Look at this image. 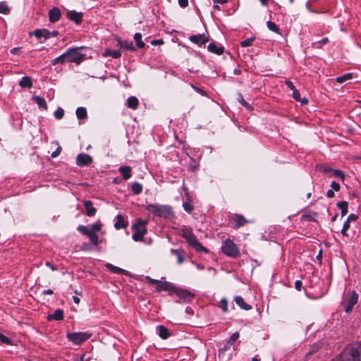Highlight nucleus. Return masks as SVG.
<instances>
[{"label":"nucleus","mask_w":361,"mask_h":361,"mask_svg":"<svg viewBox=\"0 0 361 361\" xmlns=\"http://www.w3.org/2000/svg\"><path fill=\"white\" fill-rule=\"evenodd\" d=\"M104 56H111L113 59H118L121 56V53L119 50H111L109 49H106L104 53Z\"/></svg>","instance_id":"nucleus-29"},{"label":"nucleus","mask_w":361,"mask_h":361,"mask_svg":"<svg viewBox=\"0 0 361 361\" xmlns=\"http://www.w3.org/2000/svg\"><path fill=\"white\" fill-rule=\"evenodd\" d=\"M128 222L125 221L124 216L118 214L115 218L114 227L116 229L126 228Z\"/></svg>","instance_id":"nucleus-17"},{"label":"nucleus","mask_w":361,"mask_h":361,"mask_svg":"<svg viewBox=\"0 0 361 361\" xmlns=\"http://www.w3.org/2000/svg\"><path fill=\"white\" fill-rule=\"evenodd\" d=\"M174 293L179 298L180 300H177V302H180V300L183 302H190L195 298V295L188 290L176 288Z\"/></svg>","instance_id":"nucleus-9"},{"label":"nucleus","mask_w":361,"mask_h":361,"mask_svg":"<svg viewBox=\"0 0 361 361\" xmlns=\"http://www.w3.org/2000/svg\"><path fill=\"white\" fill-rule=\"evenodd\" d=\"M126 104L128 108L135 110L138 106L139 101L136 97L131 96L127 99Z\"/></svg>","instance_id":"nucleus-26"},{"label":"nucleus","mask_w":361,"mask_h":361,"mask_svg":"<svg viewBox=\"0 0 361 361\" xmlns=\"http://www.w3.org/2000/svg\"><path fill=\"white\" fill-rule=\"evenodd\" d=\"M67 17L69 20L76 24H80L82 21L83 13L75 11H69L67 13Z\"/></svg>","instance_id":"nucleus-14"},{"label":"nucleus","mask_w":361,"mask_h":361,"mask_svg":"<svg viewBox=\"0 0 361 361\" xmlns=\"http://www.w3.org/2000/svg\"><path fill=\"white\" fill-rule=\"evenodd\" d=\"M222 252L228 257L235 259L240 256L238 245L231 239L228 238L223 242Z\"/></svg>","instance_id":"nucleus-5"},{"label":"nucleus","mask_w":361,"mask_h":361,"mask_svg":"<svg viewBox=\"0 0 361 361\" xmlns=\"http://www.w3.org/2000/svg\"><path fill=\"white\" fill-rule=\"evenodd\" d=\"M156 332L162 339H167L171 336L169 330L163 325L157 326L156 328Z\"/></svg>","instance_id":"nucleus-18"},{"label":"nucleus","mask_w":361,"mask_h":361,"mask_svg":"<svg viewBox=\"0 0 361 361\" xmlns=\"http://www.w3.org/2000/svg\"><path fill=\"white\" fill-rule=\"evenodd\" d=\"M49 20L51 23H55L60 20L61 17V13L58 7H54L49 11Z\"/></svg>","instance_id":"nucleus-15"},{"label":"nucleus","mask_w":361,"mask_h":361,"mask_svg":"<svg viewBox=\"0 0 361 361\" xmlns=\"http://www.w3.org/2000/svg\"><path fill=\"white\" fill-rule=\"evenodd\" d=\"M348 204H337L341 209L342 216H345L348 213Z\"/></svg>","instance_id":"nucleus-49"},{"label":"nucleus","mask_w":361,"mask_h":361,"mask_svg":"<svg viewBox=\"0 0 361 361\" xmlns=\"http://www.w3.org/2000/svg\"><path fill=\"white\" fill-rule=\"evenodd\" d=\"M255 37H250L245 40H243L240 42V46L242 47H250L252 44V42L255 41Z\"/></svg>","instance_id":"nucleus-43"},{"label":"nucleus","mask_w":361,"mask_h":361,"mask_svg":"<svg viewBox=\"0 0 361 361\" xmlns=\"http://www.w3.org/2000/svg\"><path fill=\"white\" fill-rule=\"evenodd\" d=\"M285 83L288 86V87L290 88V90H291L292 91H293L294 89H296L295 85L290 80H287L285 81Z\"/></svg>","instance_id":"nucleus-59"},{"label":"nucleus","mask_w":361,"mask_h":361,"mask_svg":"<svg viewBox=\"0 0 361 361\" xmlns=\"http://www.w3.org/2000/svg\"><path fill=\"white\" fill-rule=\"evenodd\" d=\"M332 172L334 176L341 178L342 180H344L345 175L341 170H333Z\"/></svg>","instance_id":"nucleus-48"},{"label":"nucleus","mask_w":361,"mask_h":361,"mask_svg":"<svg viewBox=\"0 0 361 361\" xmlns=\"http://www.w3.org/2000/svg\"><path fill=\"white\" fill-rule=\"evenodd\" d=\"M83 47L69 48L65 53L66 63H74L76 65L80 64L86 57V54L82 52Z\"/></svg>","instance_id":"nucleus-2"},{"label":"nucleus","mask_w":361,"mask_h":361,"mask_svg":"<svg viewBox=\"0 0 361 361\" xmlns=\"http://www.w3.org/2000/svg\"><path fill=\"white\" fill-rule=\"evenodd\" d=\"M238 102L248 110H252V107L244 99L243 94L240 92L238 93Z\"/></svg>","instance_id":"nucleus-34"},{"label":"nucleus","mask_w":361,"mask_h":361,"mask_svg":"<svg viewBox=\"0 0 361 361\" xmlns=\"http://www.w3.org/2000/svg\"><path fill=\"white\" fill-rule=\"evenodd\" d=\"M19 85L23 88H31L32 87V82L28 76H24L20 80Z\"/></svg>","instance_id":"nucleus-28"},{"label":"nucleus","mask_w":361,"mask_h":361,"mask_svg":"<svg viewBox=\"0 0 361 361\" xmlns=\"http://www.w3.org/2000/svg\"><path fill=\"white\" fill-rule=\"evenodd\" d=\"M86 206V214L89 216L94 215L96 209L92 207L93 204H85Z\"/></svg>","instance_id":"nucleus-39"},{"label":"nucleus","mask_w":361,"mask_h":361,"mask_svg":"<svg viewBox=\"0 0 361 361\" xmlns=\"http://www.w3.org/2000/svg\"><path fill=\"white\" fill-rule=\"evenodd\" d=\"M293 97L295 100L300 102L302 104H306L308 103V100L306 98L301 99L300 92L297 89H294L293 91Z\"/></svg>","instance_id":"nucleus-32"},{"label":"nucleus","mask_w":361,"mask_h":361,"mask_svg":"<svg viewBox=\"0 0 361 361\" xmlns=\"http://www.w3.org/2000/svg\"><path fill=\"white\" fill-rule=\"evenodd\" d=\"M332 361H360V352L356 348L345 349Z\"/></svg>","instance_id":"nucleus-7"},{"label":"nucleus","mask_w":361,"mask_h":361,"mask_svg":"<svg viewBox=\"0 0 361 361\" xmlns=\"http://www.w3.org/2000/svg\"><path fill=\"white\" fill-rule=\"evenodd\" d=\"M350 222H349L348 221L345 220V221L343 224V228H342V230H341V233L344 236H346V237L348 236V233H347V231L350 228Z\"/></svg>","instance_id":"nucleus-40"},{"label":"nucleus","mask_w":361,"mask_h":361,"mask_svg":"<svg viewBox=\"0 0 361 361\" xmlns=\"http://www.w3.org/2000/svg\"><path fill=\"white\" fill-rule=\"evenodd\" d=\"M118 171L124 180H128L131 177L132 168L129 166H121L118 168Z\"/></svg>","instance_id":"nucleus-20"},{"label":"nucleus","mask_w":361,"mask_h":361,"mask_svg":"<svg viewBox=\"0 0 361 361\" xmlns=\"http://www.w3.org/2000/svg\"><path fill=\"white\" fill-rule=\"evenodd\" d=\"M192 87L198 93H200V94H202V96H207V93L204 90L193 85L192 84L191 85Z\"/></svg>","instance_id":"nucleus-53"},{"label":"nucleus","mask_w":361,"mask_h":361,"mask_svg":"<svg viewBox=\"0 0 361 361\" xmlns=\"http://www.w3.org/2000/svg\"><path fill=\"white\" fill-rule=\"evenodd\" d=\"M316 214L314 212H305L302 215V219L304 221H313L315 220Z\"/></svg>","instance_id":"nucleus-35"},{"label":"nucleus","mask_w":361,"mask_h":361,"mask_svg":"<svg viewBox=\"0 0 361 361\" xmlns=\"http://www.w3.org/2000/svg\"><path fill=\"white\" fill-rule=\"evenodd\" d=\"M231 221L233 224V228L235 229H238L245 224L252 222V221L247 220L243 215L238 214H233L231 217Z\"/></svg>","instance_id":"nucleus-10"},{"label":"nucleus","mask_w":361,"mask_h":361,"mask_svg":"<svg viewBox=\"0 0 361 361\" xmlns=\"http://www.w3.org/2000/svg\"><path fill=\"white\" fill-rule=\"evenodd\" d=\"M133 38L136 42L137 48L142 49L145 47V42L142 40V35L140 32H136Z\"/></svg>","instance_id":"nucleus-30"},{"label":"nucleus","mask_w":361,"mask_h":361,"mask_svg":"<svg viewBox=\"0 0 361 361\" xmlns=\"http://www.w3.org/2000/svg\"><path fill=\"white\" fill-rule=\"evenodd\" d=\"M182 235L196 252L209 253V250L202 245L192 231L188 228H183L182 229Z\"/></svg>","instance_id":"nucleus-3"},{"label":"nucleus","mask_w":361,"mask_h":361,"mask_svg":"<svg viewBox=\"0 0 361 361\" xmlns=\"http://www.w3.org/2000/svg\"><path fill=\"white\" fill-rule=\"evenodd\" d=\"M131 190L133 192V194L138 195L141 193L142 191V185L140 183L135 182L132 184Z\"/></svg>","instance_id":"nucleus-36"},{"label":"nucleus","mask_w":361,"mask_h":361,"mask_svg":"<svg viewBox=\"0 0 361 361\" xmlns=\"http://www.w3.org/2000/svg\"><path fill=\"white\" fill-rule=\"evenodd\" d=\"M30 35H35L37 39H40L42 37L47 40L49 39V31L47 29H37L33 32L30 33Z\"/></svg>","instance_id":"nucleus-16"},{"label":"nucleus","mask_w":361,"mask_h":361,"mask_svg":"<svg viewBox=\"0 0 361 361\" xmlns=\"http://www.w3.org/2000/svg\"><path fill=\"white\" fill-rule=\"evenodd\" d=\"M302 283L300 280H297L295 282V288L297 290L300 291L302 290Z\"/></svg>","instance_id":"nucleus-57"},{"label":"nucleus","mask_w":361,"mask_h":361,"mask_svg":"<svg viewBox=\"0 0 361 361\" xmlns=\"http://www.w3.org/2000/svg\"><path fill=\"white\" fill-rule=\"evenodd\" d=\"M207 49L209 51L216 54L217 55H221L224 51V48L223 46H219L214 42L209 43L207 47Z\"/></svg>","instance_id":"nucleus-19"},{"label":"nucleus","mask_w":361,"mask_h":361,"mask_svg":"<svg viewBox=\"0 0 361 361\" xmlns=\"http://www.w3.org/2000/svg\"><path fill=\"white\" fill-rule=\"evenodd\" d=\"M220 307L222 309L224 312L228 311V302L226 298H222L220 301Z\"/></svg>","instance_id":"nucleus-46"},{"label":"nucleus","mask_w":361,"mask_h":361,"mask_svg":"<svg viewBox=\"0 0 361 361\" xmlns=\"http://www.w3.org/2000/svg\"><path fill=\"white\" fill-rule=\"evenodd\" d=\"M358 294L355 291L348 292L341 302L345 312L349 313L352 311L353 306L357 302Z\"/></svg>","instance_id":"nucleus-6"},{"label":"nucleus","mask_w":361,"mask_h":361,"mask_svg":"<svg viewBox=\"0 0 361 361\" xmlns=\"http://www.w3.org/2000/svg\"><path fill=\"white\" fill-rule=\"evenodd\" d=\"M331 189L334 191H338L340 189V185L336 181L331 182Z\"/></svg>","instance_id":"nucleus-56"},{"label":"nucleus","mask_w":361,"mask_h":361,"mask_svg":"<svg viewBox=\"0 0 361 361\" xmlns=\"http://www.w3.org/2000/svg\"><path fill=\"white\" fill-rule=\"evenodd\" d=\"M106 267L111 272L114 274H123L126 276L129 275V272L127 270L123 269L120 267H118L116 266H114L111 264L107 263L106 264Z\"/></svg>","instance_id":"nucleus-23"},{"label":"nucleus","mask_w":361,"mask_h":361,"mask_svg":"<svg viewBox=\"0 0 361 361\" xmlns=\"http://www.w3.org/2000/svg\"><path fill=\"white\" fill-rule=\"evenodd\" d=\"M357 219V216L354 214H351L348 216L346 220L348 221L349 222H350V221H355Z\"/></svg>","instance_id":"nucleus-60"},{"label":"nucleus","mask_w":361,"mask_h":361,"mask_svg":"<svg viewBox=\"0 0 361 361\" xmlns=\"http://www.w3.org/2000/svg\"><path fill=\"white\" fill-rule=\"evenodd\" d=\"M78 230L83 235H86L89 229L85 226L80 225L78 227Z\"/></svg>","instance_id":"nucleus-51"},{"label":"nucleus","mask_w":361,"mask_h":361,"mask_svg":"<svg viewBox=\"0 0 361 361\" xmlns=\"http://www.w3.org/2000/svg\"><path fill=\"white\" fill-rule=\"evenodd\" d=\"M20 48L19 47H15L11 49V53L13 54H20Z\"/></svg>","instance_id":"nucleus-62"},{"label":"nucleus","mask_w":361,"mask_h":361,"mask_svg":"<svg viewBox=\"0 0 361 361\" xmlns=\"http://www.w3.org/2000/svg\"><path fill=\"white\" fill-rule=\"evenodd\" d=\"M91 227H92V231H94V232L99 231L101 228L100 225L98 224H94L91 226Z\"/></svg>","instance_id":"nucleus-61"},{"label":"nucleus","mask_w":361,"mask_h":361,"mask_svg":"<svg viewBox=\"0 0 361 361\" xmlns=\"http://www.w3.org/2000/svg\"><path fill=\"white\" fill-rule=\"evenodd\" d=\"M90 240H91V243L93 245L97 246L99 245V239H98V235L97 234L94 235V237H92L91 238H90Z\"/></svg>","instance_id":"nucleus-55"},{"label":"nucleus","mask_w":361,"mask_h":361,"mask_svg":"<svg viewBox=\"0 0 361 361\" xmlns=\"http://www.w3.org/2000/svg\"><path fill=\"white\" fill-rule=\"evenodd\" d=\"M267 26L269 30L279 35H281L280 30L279 29L278 26L275 23L269 20L267 22Z\"/></svg>","instance_id":"nucleus-37"},{"label":"nucleus","mask_w":361,"mask_h":361,"mask_svg":"<svg viewBox=\"0 0 361 361\" xmlns=\"http://www.w3.org/2000/svg\"><path fill=\"white\" fill-rule=\"evenodd\" d=\"M118 44L121 48L128 50V51H135V47L133 44V42L131 41L118 39Z\"/></svg>","instance_id":"nucleus-22"},{"label":"nucleus","mask_w":361,"mask_h":361,"mask_svg":"<svg viewBox=\"0 0 361 361\" xmlns=\"http://www.w3.org/2000/svg\"><path fill=\"white\" fill-rule=\"evenodd\" d=\"M61 152V147L59 145L57 149L51 153V157L52 158H56L60 154Z\"/></svg>","instance_id":"nucleus-52"},{"label":"nucleus","mask_w":361,"mask_h":361,"mask_svg":"<svg viewBox=\"0 0 361 361\" xmlns=\"http://www.w3.org/2000/svg\"><path fill=\"white\" fill-rule=\"evenodd\" d=\"M92 161V157L85 153H80L76 157V164L80 167L90 165Z\"/></svg>","instance_id":"nucleus-11"},{"label":"nucleus","mask_w":361,"mask_h":361,"mask_svg":"<svg viewBox=\"0 0 361 361\" xmlns=\"http://www.w3.org/2000/svg\"><path fill=\"white\" fill-rule=\"evenodd\" d=\"M47 319L48 321H61L63 319V311L61 309H58L53 314H49Z\"/></svg>","instance_id":"nucleus-21"},{"label":"nucleus","mask_w":361,"mask_h":361,"mask_svg":"<svg viewBox=\"0 0 361 361\" xmlns=\"http://www.w3.org/2000/svg\"><path fill=\"white\" fill-rule=\"evenodd\" d=\"M319 170L324 173H327L333 171V169L328 164L320 165Z\"/></svg>","instance_id":"nucleus-44"},{"label":"nucleus","mask_w":361,"mask_h":361,"mask_svg":"<svg viewBox=\"0 0 361 361\" xmlns=\"http://www.w3.org/2000/svg\"><path fill=\"white\" fill-rule=\"evenodd\" d=\"M32 100L35 102L38 107L43 110H47L48 106L45 99L39 96H33Z\"/></svg>","instance_id":"nucleus-24"},{"label":"nucleus","mask_w":361,"mask_h":361,"mask_svg":"<svg viewBox=\"0 0 361 361\" xmlns=\"http://www.w3.org/2000/svg\"><path fill=\"white\" fill-rule=\"evenodd\" d=\"M59 63H61V64L66 63V56H65L64 53L62 54L61 55L59 56L58 57L54 59L51 61V64L53 66H54Z\"/></svg>","instance_id":"nucleus-38"},{"label":"nucleus","mask_w":361,"mask_h":361,"mask_svg":"<svg viewBox=\"0 0 361 361\" xmlns=\"http://www.w3.org/2000/svg\"><path fill=\"white\" fill-rule=\"evenodd\" d=\"M176 286L173 285L171 282L169 281H164V282H159V283L157 285L156 289L158 292H161L162 290H166L169 292V295H171L172 293H174V291L176 290Z\"/></svg>","instance_id":"nucleus-12"},{"label":"nucleus","mask_w":361,"mask_h":361,"mask_svg":"<svg viewBox=\"0 0 361 361\" xmlns=\"http://www.w3.org/2000/svg\"><path fill=\"white\" fill-rule=\"evenodd\" d=\"M239 338V333L238 331L233 333L230 337L228 342V345H232L233 343Z\"/></svg>","instance_id":"nucleus-45"},{"label":"nucleus","mask_w":361,"mask_h":361,"mask_svg":"<svg viewBox=\"0 0 361 361\" xmlns=\"http://www.w3.org/2000/svg\"><path fill=\"white\" fill-rule=\"evenodd\" d=\"M189 39L191 42L196 44L199 46L205 44L209 40L208 37H207L204 34L191 35L189 37Z\"/></svg>","instance_id":"nucleus-13"},{"label":"nucleus","mask_w":361,"mask_h":361,"mask_svg":"<svg viewBox=\"0 0 361 361\" xmlns=\"http://www.w3.org/2000/svg\"><path fill=\"white\" fill-rule=\"evenodd\" d=\"M91 336L92 334L88 332H68L66 335L68 339L76 345H80L82 342L88 340Z\"/></svg>","instance_id":"nucleus-8"},{"label":"nucleus","mask_w":361,"mask_h":361,"mask_svg":"<svg viewBox=\"0 0 361 361\" xmlns=\"http://www.w3.org/2000/svg\"><path fill=\"white\" fill-rule=\"evenodd\" d=\"M59 32L57 30L49 31V39L51 37H55L59 35Z\"/></svg>","instance_id":"nucleus-63"},{"label":"nucleus","mask_w":361,"mask_h":361,"mask_svg":"<svg viewBox=\"0 0 361 361\" xmlns=\"http://www.w3.org/2000/svg\"><path fill=\"white\" fill-rule=\"evenodd\" d=\"M146 209L159 217L164 219H173L175 217L171 207L167 204H147Z\"/></svg>","instance_id":"nucleus-1"},{"label":"nucleus","mask_w":361,"mask_h":361,"mask_svg":"<svg viewBox=\"0 0 361 361\" xmlns=\"http://www.w3.org/2000/svg\"><path fill=\"white\" fill-rule=\"evenodd\" d=\"M54 115L56 119L60 120L64 116V111L62 108L59 107L54 111Z\"/></svg>","instance_id":"nucleus-41"},{"label":"nucleus","mask_w":361,"mask_h":361,"mask_svg":"<svg viewBox=\"0 0 361 361\" xmlns=\"http://www.w3.org/2000/svg\"><path fill=\"white\" fill-rule=\"evenodd\" d=\"M97 233L95 232H94V231H92V230H90L87 231V234L85 235H87L89 238H91L92 237H94V235H96Z\"/></svg>","instance_id":"nucleus-64"},{"label":"nucleus","mask_w":361,"mask_h":361,"mask_svg":"<svg viewBox=\"0 0 361 361\" xmlns=\"http://www.w3.org/2000/svg\"><path fill=\"white\" fill-rule=\"evenodd\" d=\"M10 8L5 2H0V13L7 14L8 13Z\"/></svg>","instance_id":"nucleus-42"},{"label":"nucleus","mask_w":361,"mask_h":361,"mask_svg":"<svg viewBox=\"0 0 361 361\" xmlns=\"http://www.w3.org/2000/svg\"><path fill=\"white\" fill-rule=\"evenodd\" d=\"M80 250L82 251H90L92 250L91 245L88 243H82L80 247Z\"/></svg>","instance_id":"nucleus-50"},{"label":"nucleus","mask_w":361,"mask_h":361,"mask_svg":"<svg viewBox=\"0 0 361 361\" xmlns=\"http://www.w3.org/2000/svg\"><path fill=\"white\" fill-rule=\"evenodd\" d=\"M235 303L243 310H250L252 309V306L250 305L247 304L243 297L236 296L234 298Z\"/></svg>","instance_id":"nucleus-25"},{"label":"nucleus","mask_w":361,"mask_h":361,"mask_svg":"<svg viewBox=\"0 0 361 361\" xmlns=\"http://www.w3.org/2000/svg\"><path fill=\"white\" fill-rule=\"evenodd\" d=\"M183 206L184 209L188 213L191 212L195 209L193 204H183Z\"/></svg>","instance_id":"nucleus-54"},{"label":"nucleus","mask_w":361,"mask_h":361,"mask_svg":"<svg viewBox=\"0 0 361 361\" xmlns=\"http://www.w3.org/2000/svg\"><path fill=\"white\" fill-rule=\"evenodd\" d=\"M147 219H138L133 224L132 229L133 231V234L132 235V238L135 241H140L142 240L143 236L147 233L146 226L148 224Z\"/></svg>","instance_id":"nucleus-4"},{"label":"nucleus","mask_w":361,"mask_h":361,"mask_svg":"<svg viewBox=\"0 0 361 361\" xmlns=\"http://www.w3.org/2000/svg\"><path fill=\"white\" fill-rule=\"evenodd\" d=\"M353 78V73H345L341 76H338L336 78V81L338 82V83H343L346 80H350Z\"/></svg>","instance_id":"nucleus-33"},{"label":"nucleus","mask_w":361,"mask_h":361,"mask_svg":"<svg viewBox=\"0 0 361 361\" xmlns=\"http://www.w3.org/2000/svg\"><path fill=\"white\" fill-rule=\"evenodd\" d=\"M178 4L181 8H185L188 6V0H178Z\"/></svg>","instance_id":"nucleus-58"},{"label":"nucleus","mask_w":361,"mask_h":361,"mask_svg":"<svg viewBox=\"0 0 361 361\" xmlns=\"http://www.w3.org/2000/svg\"><path fill=\"white\" fill-rule=\"evenodd\" d=\"M171 252L177 257L178 264H180L184 262V252L179 249H171Z\"/></svg>","instance_id":"nucleus-27"},{"label":"nucleus","mask_w":361,"mask_h":361,"mask_svg":"<svg viewBox=\"0 0 361 361\" xmlns=\"http://www.w3.org/2000/svg\"><path fill=\"white\" fill-rule=\"evenodd\" d=\"M0 341L3 343L7 344V345H11L12 341L11 340L6 336L5 335L0 333Z\"/></svg>","instance_id":"nucleus-47"},{"label":"nucleus","mask_w":361,"mask_h":361,"mask_svg":"<svg viewBox=\"0 0 361 361\" xmlns=\"http://www.w3.org/2000/svg\"><path fill=\"white\" fill-rule=\"evenodd\" d=\"M75 114H76L77 118L80 120L86 118L87 116L86 109L85 107H82V106L78 107L76 109Z\"/></svg>","instance_id":"nucleus-31"}]
</instances>
